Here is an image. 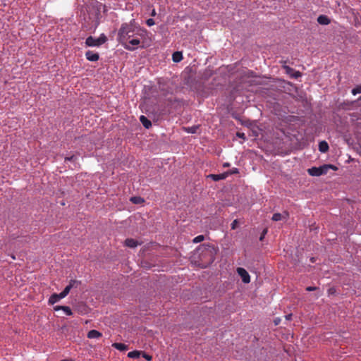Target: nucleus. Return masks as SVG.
<instances>
[{
  "mask_svg": "<svg viewBox=\"0 0 361 361\" xmlns=\"http://www.w3.org/2000/svg\"><path fill=\"white\" fill-rule=\"evenodd\" d=\"M151 16H156V11H155V10H154V9H153V10H152V13H151Z\"/></svg>",
  "mask_w": 361,
  "mask_h": 361,
  "instance_id": "nucleus-38",
  "label": "nucleus"
},
{
  "mask_svg": "<svg viewBox=\"0 0 361 361\" xmlns=\"http://www.w3.org/2000/svg\"><path fill=\"white\" fill-rule=\"evenodd\" d=\"M311 262H314V258H313V257H312V258H311Z\"/></svg>",
  "mask_w": 361,
  "mask_h": 361,
  "instance_id": "nucleus-40",
  "label": "nucleus"
},
{
  "mask_svg": "<svg viewBox=\"0 0 361 361\" xmlns=\"http://www.w3.org/2000/svg\"><path fill=\"white\" fill-rule=\"evenodd\" d=\"M267 229H264L262 231V234H261V236L259 238V240L262 241L264 239V238L265 235L267 234Z\"/></svg>",
  "mask_w": 361,
  "mask_h": 361,
  "instance_id": "nucleus-33",
  "label": "nucleus"
},
{
  "mask_svg": "<svg viewBox=\"0 0 361 361\" xmlns=\"http://www.w3.org/2000/svg\"><path fill=\"white\" fill-rule=\"evenodd\" d=\"M329 169L336 170L337 168L331 164H324L319 167H312L307 170L308 173L312 176H319L326 174Z\"/></svg>",
  "mask_w": 361,
  "mask_h": 361,
  "instance_id": "nucleus-3",
  "label": "nucleus"
},
{
  "mask_svg": "<svg viewBox=\"0 0 361 361\" xmlns=\"http://www.w3.org/2000/svg\"><path fill=\"white\" fill-rule=\"evenodd\" d=\"M11 257L15 259H16V257L14 255H11Z\"/></svg>",
  "mask_w": 361,
  "mask_h": 361,
  "instance_id": "nucleus-41",
  "label": "nucleus"
},
{
  "mask_svg": "<svg viewBox=\"0 0 361 361\" xmlns=\"http://www.w3.org/2000/svg\"><path fill=\"white\" fill-rule=\"evenodd\" d=\"M318 288L317 287H315V286H307L306 288V290L307 291H313V290H317Z\"/></svg>",
  "mask_w": 361,
  "mask_h": 361,
  "instance_id": "nucleus-32",
  "label": "nucleus"
},
{
  "mask_svg": "<svg viewBox=\"0 0 361 361\" xmlns=\"http://www.w3.org/2000/svg\"><path fill=\"white\" fill-rule=\"evenodd\" d=\"M228 176V172H225L220 174H209L207 177L210 178L214 181H219L220 180H224L227 178Z\"/></svg>",
  "mask_w": 361,
  "mask_h": 361,
  "instance_id": "nucleus-10",
  "label": "nucleus"
},
{
  "mask_svg": "<svg viewBox=\"0 0 361 361\" xmlns=\"http://www.w3.org/2000/svg\"><path fill=\"white\" fill-rule=\"evenodd\" d=\"M141 355V351L133 350L128 353V357L130 358H138Z\"/></svg>",
  "mask_w": 361,
  "mask_h": 361,
  "instance_id": "nucleus-22",
  "label": "nucleus"
},
{
  "mask_svg": "<svg viewBox=\"0 0 361 361\" xmlns=\"http://www.w3.org/2000/svg\"><path fill=\"white\" fill-rule=\"evenodd\" d=\"M329 295H334L336 293V290L334 287H331L327 290Z\"/></svg>",
  "mask_w": 361,
  "mask_h": 361,
  "instance_id": "nucleus-31",
  "label": "nucleus"
},
{
  "mask_svg": "<svg viewBox=\"0 0 361 361\" xmlns=\"http://www.w3.org/2000/svg\"><path fill=\"white\" fill-rule=\"evenodd\" d=\"M204 240V236L203 235H199L192 240V242L194 243H198L203 241Z\"/></svg>",
  "mask_w": 361,
  "mask_h": 361,
  "instance_id": "nucleus-25",
  "label": "nucleus"
},
{
  "mask_svg": "<svg viewBox=\"0 0 361 361\" xmlns=\"http://www.w3.org/2000/svg\"><path fill=\"white\" fill-rule=\"evenodd\" d=\"M89 12L94 15L98 20L101 16L102 11L105 13L107 11L106 6L97 0H90L87 5Z\"/></svg>",
  "mask_w": 361,
  "mask_h": 361,
  "instance_id": "nucleus-2",
  "label": "nucleus"
},
{
  "mask_svg": "<svg viewBox=\"0 0 361 361\" xmlns=\"http://www.w3.org/2000/svg\"><path fill=\"white\" fill-rule=\"evenodd\" d=\"M238 221L237 219H235V220L232 222V224H231V229H232V230H235V229L238 227Z\"/></svg>",
  "mask_w": 361,
  "mask_h": 361,
  "instance_id": "nucleus-29",
  "label": "nucleus"
},
{
  "mask_svg": "<svg viewBox=\"0 0 361 361\" xmlns=\"http://www.w3.org/2000/svg\"><path fill=\"white\" fill-rule=\"evenodd\" d=\"M139 244L140 243L137 240L133 238H127L125 240V245L130 248H134L137 247Z\"/></svg>",
  "mask_w": 361,
  "mask_h": 361,
  "instance_id": "nucleus-13",
  "label": "nucleus"
},
{
  "mask_svg": "<svg viewBox=\"0 0 361 361\" xmlns=\"http://www.w3.org/2000/svg\"><path fill=\"white\" fill-rule=\"evenodd\" d=\"M130 201L133 204H142L145 202L144 199L139 196L132 197L130 198Z\"/></svg>",
  "mask_w": 361,
  "mask_h": 361,
  "instance_id": "nucleus-24",
  "label": "nucleus"
},
{
  "mask_svg": "<svg viewBox=\"0 0 361 361\" xmlns=\"http://www.w3.org/2000/svg\"><path fill=\"white\" fill-rule=\"evenodd\" d=\"M319 150L322 152L325 153L329 150V145L326 141H321L319 143Z\"/></svg>",
  "mask_w": 361,
  "mask_h": 361,
  "instance_id": "nucleus-16",
  "label": "nucleus"
},
{
  "mask_svg": "<svg viewBox=\"0 0 361 361\" xmlns=\"http://www.w3.org/2000/svg\"><path fill=\"white\" fill-rule=\"evenodd\" d=\"M146 24L148 25V26H152L155 24V22L154 20V19L152 18H149L146 21Z\"/></svg>",
  "mask_w": 361,
  "mask_h": 361,
  "instance_id": "nucleus-30",
  "label": "nucleus"
},
{
  "mask_svg": "<svg viewBox=\"0 0 361 361\" xmlns=\"http://www.w3.org/2000/svg\"><path fill=\"white\" fill-rule=\"evenodd\" d=\"M62 298H64L61 296V293L59 294L54 293L50 296L49 299V303L53 305L59 301Z\"/></svg>",
  "mask_w": 361,
  "mask_h": 361,
  "instance_id": "nucleus-12",
  "label": "nucleus"
},
{
  "mask_svg": "<svg viewBox=\"0 0 361 361\" xmlns=\"http://www.w3.org/2000/svg\"><path fill=\"white\" fill-rule=\"evenodd\" d=\"M317 22L320 25H326L331 23L330 19L325 15H320L317 18Z\"/></svg>",
  "mask_w": 361,
  "mask_h": 361,
  "instance_id": "nucleus-11",
  "label": "nucleus"
},
{
  "mask_svg": "<svg viewBox=\"0 0 361 361\" xmlns=\"http://www.w3.org/2000/svg\"><path fill=\"white\" fill-rule=\"evenodd\" d=\"M281 318H279V317L275 318L274 319V323L275 326L279 325L281 323Z\"/></svg>",
  "mask_w": 361,
  "mask_h": 361,
  "instance_id": "nucleus-34",
  "label": "nucleus"
},
{
  "mask_svg": "<svg viewBox=\"0 0 361 361\" xmlns=\"http://www.w3.org/2000/svg\"><path fill=\"white\" fill-rule=\"evenodd\" d=\"M124 48L129 51L135 50L140 44V40L137 38H130L128 42L121 43Z\"/></svg>",
  "mask_w": 361,
  "mask_h": 361,
  "instance_id": "nucleus-5",
  "label": "nucleus"
},
{
  "mask_svg": "<svg viewBox=\"0 0 361 361\" xmlns=\"http://www.w3.org/2000/svg\"><path fill=\"white\" fill-rule=\"evenodd\" d=\"M199 128H200L199 126H192L190 127H184L183 129L185 132H187L188 133L194 134L197 132V130L199 129Z\"/></svg>",
  "mask_w": 361,
  "mask_h": 361,
  "instance_id": "nucleus-19",
  "label": "nucleus"
},
{
  "mask_svg": "<svg viewBox=\"0 0 361 361\" xmlns=\"http://www.w3.org/2000/svg\"><path fill=\"white\" fill-rule=\"evenodd\" d=\"M228 175L229 174L238 173V169H236V168H233L232 170H231L230 171H228Z\"/></svg>",
  "mask_w": 361,
  "mask_h": 361,
  "instance_id": "nucleus-35",
  "label": "nucleus"
},
{
  "mask_svg": "<svg viewBox=\"0 0 361 361\" xmlns=\"http://www.w3.org/2000/svg\"><path fill=\"white\" fill-rule=\"evenodd\" d=\"M358 100L361 102V97L358 99Z\"/></svg>",
  "mask_w": 361,
  "mask_h": 361,
  "instance_id": "nucleus-42",
  "label": "nucleus"
},
{
  "mask_svg": "<svg viewBox=\"0 0 361 361\" xmlns=\"http://www.w3.org/2000/svg\"><path fill=\"white\" fill-rule=\"evenodd\" d=\"M202 247H204L206 252L209 254L211 262H213V260H214L213 251H212L213 247L209 245H203Z\"/></svg>",
  "mask_w": 361,
  "mask_h": 361,
  "instance_id": "nucleus-21",
  "label": "nucleus"
},
{
  "mask_svg": "<svg viewBox=\"0 0 361 361\" xmlns=\"http://www.w3.org/2000/svg\"><path fill=\"white\" fill-rule=\"evenodd\" d=\"M288 217V214L287 212L284 213V215L280 214V213H275L272 216L271 219L274 221H281L283 219H287Z\"/></svg>",
  "mask_w": 361,
  "mask_h": 361,
  "instance_id": "nucleus-15",
  "label": "nucleus"
},
{
  "mask_svg": "<svg viewBox=\"0 0 361 361\" xmlns=\"http://www.w3.org/2000/svg\"><path fill=\"white\" fill-rule=\"evenodd\" d=\"M230 164L228 163L224 164V167H228Z\"/></svg>",
  "mask_w": 361,
  "mask_h": 361,
  "instance_id": "nucleus-39",
  "label": "nucleus"
},
{
  "mask_svg": "<svg viewBox=\"0 0 361 361\" xmlns=\"http://www.w3.org/2000/svg\"><path fill=\"white\" fill-rule=\"evenodd\" d=\"M107 40L104 34H102L99 38L96 39L92 36H89L85 40V44L87 47H99L104 44Z\"/></svg>",
  "mask_w": 361,
  "mask_h": 361,
  "instance_id": "nucleus-4",
  "label": "nucleus"
},
{
  "mask_svg": "<svg viewBox=\"0 0 361 361\" xmlns=\"http://www.w3.org/2000/svg\"><path fill=\"white\" fill-rule=\"evenodd\" d=\"M361 93V85H357L352 90V94L356 95L357 94Z\"/></svg>",
  "mask_w": 361,
  "mask_h": 361,
  "instance_id": "nucleus-26",
  "label": "nucleus"
},
{
  "mask_svg": "<svg viewBox=\"0 0 361 361\" xmlns=\"http://www.w3.org/2000/svg\"><path fill=\"white\" fill-rule=\"evenodd\" d=\"M112 346H114V348L121 351H124L128 349L127 345H126L123 343H114V344H112Z\"/></svg>",
  "mask_w": 361,
  "mask_h": 361,
  "instance_id": "nucleus-23",
  "label": "nucleus"
},
{
  "mask_svg": "<svg viewBox=\"0 0 361 361\" xmlns=\"http://www.w3.org/2000/svg\"><path fill=\"white\" fill-rule=\"evenodd\" d=\"M55 311L62 310L66 315H71L73 314L71 309L68 306H56L54 307Z\"/></svg>",
  "mask_w": 361,
  "mask_h": 361,
  "instance_id": "nucleus-14",
  "label": "nucleus"
},
{
  "mask_svg": "<svg viewBox=\"0 0 361 361\" xmlns=\"http://www.w3.org/2000/svg\"><path fill=\"white\" fill-rule=\"evenodd\" d=\"M237 136L240 138L245 139V136L243 133H237Z\"/></svg>",
  "mask_w": 361,
  "mask_h": 361,
  "instance_id": "nucleus-36",
  "label": "nucleus"
},
{
  "mask_svg": "<svg viewBox=\"0 0 361 361\" xmlns=\"http://www.w3.org/2000/svg\"><path fill=\"white\" fill-rule=\"evenodd\" d=\"M86 59L90 61H97L99 59V54L92 51H87L85 53Z\"/></svg>",
  "mask_w": 361,
  "mask_h": 361,
  "instance_id": "nucleus-9",
  "label": "nucleus"
},
{
  "mask_svg": "<svg viewBox=\"0 0 361 361\" xmlns=\"http://www.w3.org/2000/svg\"><path fill=\"white\" fill-rule=\"evenodd\" d=\"M172 59L174 62H180L183 59V54L180 51H176L172 55Z\"/></svg>",
  "mask_w": 361,
  "mask_h": 361,
  "instance_id": "nucleus-20",
  "label": "nucleus"
},
{
  "mask_svg": "<svg viewBox=\"0 0 361 361\" xmlns=\"http://www.w3.org/2000/svg\"><path fill=\"white\" fill-rule=\"evenodd\" d=\"M79 281L76 280H71L69 284L63 289V290L61 293V296L65 298L71 291V288L75 286V284H78Z\"/></svg>",
  "mask_w": 361,
  "mask_h": 361,
  "instance_id": "nucleus-8",
  "label": "nucleus"
},
{
  "mask_svg": "<svg viewBox=\"0 0 361 361\" xmlns=\"http://www.w3.org/2000/svg\"><path fill=\"white\" fill-rule=\"evenodd\" d=\"M291 318H292V314H288L285 316V319L287 321H290L291 319Z\"/></svg>",
  "mask_w": 361,
  "mask_h": 361,
  "instance_id": "nucleus-37",
  "label": "nucleus"
},
{
  "mask_svg": "<svg viewBox=\"0 0 361 361\" xmlns=\"http://www.w3.org/2000/svg\"><path fill=\"white\" fill-rule=\"evenodd\" d=\"M102 336V334L97 330H91L87 334V338H97Z\"/></svg>",
  "mask_w": 361,
  "mask_h": 361,
  "instance_id": "nucleus-18",
  "label": "nucleus"
},
{
  "mask_svg": "<svg viewBox=\"0 0 361 361\" xmlns=\"http://www.w3.org/2000/svg\"><path fill=\"white\" fill-rule=\"evenodd\" d=\"M237 273L241 277L243 283H250V276L248 272L244 268L238 267L237 269Z\"/></svg>",
  "mask_w": 361,
  "mask_h": 361,
  "instance_id": "nucleus-6",
  "label": "nucleus"
},
{
  "mask_svg": "<svg viewBox=\"0 0 361 361\" xmlns=\"http://www.w3.org/2000/svg\"><path fill=\"white\" fill-rule=\"evenodd\" d=\"M141 355H142L145 359H146V360H148V361H150V360H152V355H149V354H147V353H145V352H142V351H141Z\"/></svg>",
  "mask_w": 361,
  "mask_h": 361,
  "instance_id": "nucleus-27",
  "label": "nucleus"
},
{
  "mask_svg": "<svg viewBox=\"0 0 361 361\" xmlns=\"http://www.w3.org/2000/svg\"><path fill=\"white\" fill-rule=\"evenodd\" d=\"M141 31L138 25L136 24L134 19L129 23H123L118 30V36L121 43L128 42L134 35H137Z\"/></svg>",
  "mask_w": 361,
  "mask_h": 361,
  "instance_id": "nucleus-1",
  "label": "nucleus"
},
{
  "mask_svg": "<svg viewBox=\"0 0 361 361\" xmlns=\"http://www.w3.org/2000/svg\"><path fill=\"white\" fill-rule=\"evenodd\" d=\"M140 121L146 128H149L152 126L151 121L145 116H141L140 117Z\"/></svg>",
  "mask_w": 361,
  "mask_h": 361,
  "instance_id": "nucleus-17",
  "label": "nucleus"
},
{
  "mask_svg": "<svg viewBox=\"0 0 361 361\" xmlns=\"http://www.w3.org/2000/svg\"><path fill=\"white\" fill-rule=\"evenodd\" d=\"M283 69H285L286 73L288 74L292 78H298L301 76V73L299 71H294L293 68H290L288 66L283 65Z\"/></svg>",
  "mask_w": 361,
  "mask_h": 361,
  "instance_id": "nucleus-7",
  "label": "nucleus"
},
{
  "mask_svg": "<svg viewBox=\"0 0 361 361\" xmlns=\"http://www.w3.org/2000/svg\"><path fill=\"white\" fill-rule=\"evenodd\" d=\"M76 159H77V158L75 157V156L72 155L71 157H66L65 158V162H66L68 161H75Z\"/></svg>",
  "mask_w": 361,
  "mask_h": 361,
  "instance_id": "nucleus-28",
  "label": "nucleus"
}]
</instances>
